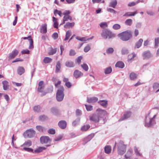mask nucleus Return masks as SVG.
Returning a JSON list of instances; mask_svg holds the SVG:
<instances>
[{
    "mask_svg": "<svg viewBox=\"0 0 159 159\" xmlns=\"http://www.w3.org/2000/svg\"><path fill=\"white\" fill-rule=\"evenodd\" d=\"M116 145H117V147L118 153L119 154L122 155L125 153L126 146V145L124 144L123 141L120 140L117 143L115 142V145L113 149V151H114Z\"/></svg>",
    "mask_w": 159,
    "mask_h": 159,
    "instance_id": "obj_2",
    "label": "nucleus"
},
{
    "mask_svg": "<svg viewBox=\"0 0 159 159\" xmlns=\"http://www.w3.org/2000/svg\"><path fill=\"white\" fill-rule=\"evenodd\" d=\"M114 51L113 48L110 47L108 48L106 50V53L107 54H111Z\"/></svg>",
    "mask_w": 159,
    "mask_h": 159,
    "instance_id": "obj_52",
    "label": "nucleus"
},
{
    "mask_svg": "<svg viewBox=\"0 0 159 159\" xmlns=\"http://www.w3.org/2000/svg\"><path fill=\"white\" fill-rule=\"evenodd\" d=\"M133 153V150L132 149H129L127 151L126 154L125 155V157L126 159H130V157L132 155Z\"/></svg>",
    "mask_w": 159,
    "mask_h": 159,
    "instance_id": "obj_21",
    "label": "nucleus"
},
{
    "mask_svg": "<svg viewBox=\"0 0 159 159\" xmlns=\"http://www.w3.org/2000/svg\"><path fill=\"white\" fill-rule=\"evenodd\" d=\"M90 127V125L89 124L84 125L81 128V130L82 131H86Z\"/></svg>",
    "mask_w": 159,
    "mask_h": 159,
    "instance_id": "obj_36",
    "label": "nucleus"
},
{
    "mask_svg": "<svg viewBox=\"0 0 159 159\" xmlns=\"http://www.w3.org/2000/svg\"><path fill=\"white\" fill-rule=\"evenodd\" d=\"M89 118L90 120L95 123H98L99 121V117L96 113L93 114L89 116Z\"/></svg>",
    "mask_w": 159,
    "mask_h": 159,
    "instance_id": "obj_8",
    "label": "nucleus"
},
{
    "mask_svg": "<svg viewBox=\"0 0 159 159\" xmlns=\"http://www.w3.org/2000/svg\"><path fill=\"white\" fill-rule=\"evenodd\" d=\"M36 128L37 130L40 132H43L45 129L44 127L41 125H37Z\"/></svg>",
    "mask_w": 159,
    "mask_h": 159,
    "instance_id": "obj_41",
    "label": "nucleus"
},
{
    "mask_svg": "<svg viewBox=\"0 0 159 159\" xmlns=\"http://www.w3.org/2000/svg\"><path fill=\"white\" fill-rule=\"evenodd\" d=\"M129 53L128 49L125 47H123L121 50V53L123 55H126Z\"/></svg>",
    "mask_w": 159,
    "mask_h": 159,
    "instance_id": "obj_28",
    "label": "nucleus"
},
{
    "mask_svg": "<svg viewBox=\"0 0 159 159\" xmlns=\"http://www.w3.org/2000/svg\"><path fill=\"white\" fill-rule=\"evenodd\" d=\"M67 125L66 121L64 120L60 121L58 123L59 127L62 129H65Z\"/></svg>",
    "mask_w": 159,
    "mask_h": 159,
    "instance_id": "obj_14",
    "label": "nucleus"
},
{
    "mask_svg": "<svg viewBox=\"0 0 159 159\" xmlns=\"http://www.w3.org/2000/svg\"><path fill=\"white\" fill-rule=\"evenodd\" d=\"M33 109L34 112L38 113L40 111L41 107L40 105H37L34 106Z\"/></svg>",
    "mask_w": 159,
    "mask_h": 159,
    "instance_id": "obj_31",
    "label": "nucleus"
},
{
    "mask_svg": "<svg viewBox=\"0 0 159 159\" xmlns=\"http://www.w3.org/2000/svg\"><path fill=\"white\" fill-rule=\"evenodd\" d=\"M76 116H80L82 115V111L79 109H77L75 111Z\"/></svg>",
    "mask_w": 159,
    "mask_h": 159,
    "instance_id": "obj_50",
    "label": "nucleus"
},
{
    "mask_svg": "<svg viewBox=\"0 0 159 159\" xmlns=\"http://www.w3.org/2000/svg\"><path fill=\"white\" fill-rule=\"evenodd\" d=\"M58 34L57 32L54 33L52 36V38L54 39H56L58 38Z\"/></svg>",
    "mask_w": 159,
    "mask_h": 159,
    "instance_id": "obj_60",
    "label": "nucleus"
},
{
    "mask_svg": "<svg viewBox=\"0 0 159 159\" xmlns=\"http://www.w3.org/2000/svg\"><path fill=\"white\" fill-rule=\"evenodd\" d=\"M115 66L120 68H123L125 66V64L122 61H118L115 64Z\"/></svg>",
    "mask_w": 159,
    "mask_h": 159,
    "instance_id": "obj_22",
    "label": "nucleus"
},
{
    "mask_svg": "<svg viewBox=\"0 0 159 159\" xmlns=\"http://www.w3.org/2000/svg\"><path fill=\"white\" fill-rule=\"evenodd\" d=\"M76 39L77 40L82 42L86 41V39L85 37H81L79 36H77L76 37Z\"/></svg>",
    "mask_w": 159,
    "mask_h": 159,
    "instance_id": "obj_56",
    "label": "nucleus"
},
{
    "mask_svg": "<svg viewBox=\"0 0 159 159\" xmlns=\"http://www.w3.org/2000/svg\"><path fill=\"white\" fill-rule=\"evenodd\" d=\"M76 54V52H75V50L71 49L69 51V55L70 56H74Z\"/></svg>",
    "mask_w": 159,
    "mask_h": 159,
    "instance_id": "obj_54",
    "label": "nucleus"
},
{
    "mask_svg": "<svg viewBox=\"0 0 159 159\" xmlns=\"http://www.w3.org/2000/svg\"><path fill=\"white\" fill-rule=\"evenodd\" d=\"M81 66L85 71H87L88 70L89 68L86 64L84 63L83 64L81 65Z\"/></svg>",
    "mask_w": 159,
    "mask_h": 159,
    "instance_id": "obj_48",
    "label": "nucleus"
},
{
    "mask_svg": "<svg viewBox=\"0 0 159 159\" xmlns=\"http://www.w3.org/2000/svg\"><path fill=\"white\" fill-rule=\"evenodd\" d=\"M40 32L43 34H45L47 32V25L46 24L42 25Z\"/></svg>",
    "mask_w": 159,
    "mask_h": 159,
    "instance_id": "obj_20",
    "label": "nucleus"
},
{
    "mask_svg": "<svg viewBox=\"0 0 159 159\" xmlns=\"http://www.w3.org/2000/svg\"><path fill=\"white\" fill-rule=\"evenodd\" d=\"M120 39L123 41H126L129 40L132 37V33L129 30L122 32L117 35Z\"/></svg>",
    "mask_w": 159,
    "mask_h": 159,
    "instance_id": "obj_1",
    "label": "nucleus"
},
{
    "mask_svg": "<svg viewBox=\"0 0 159 159\" xmlns=\"http://www.w3.org/2000/svg\"><path fill=\"white\" fill-rule=\"evenodd\" d=\"M71 35L70 32L69 30L67 31L66 33V37L64 39V41L67 40Z\"/></svg>",
    "mask_w": 159,
    "mask_h": 159,
    "instance_id": "obj_44",
    "label": "nucleus"
},
{
    "mask_svg": "<svg viewBox=\"0 0 159 159\" xmlns=\"http://www.w3.org/2000/svg\"><path fill=\"white\" fill-rule=\"evenodd\" d=\"M65 66L68 67H73L75 66V64L74 62L71 61H67L65 62Z\"/></svg>",
    "mask_w": 159,
    "mask_h": 159,
    "instance_id": "obj_23",
    "label": "nucleus"
},
{
    "mask_svg": "<svg viewBox=\"0 0 159 159\" xmlns=\"http://www.w3.org/2000/svg\"><path fill=\"white\" fill-rule=\"evenodd\" d=\"M83 57L82 56H80L78 57L76 59V61L78 64H80L81 62V61Z\"/></svg>",
    "mask_w": 159,
    "mask_h": 159,
    "instance_id": "obj_62",
    "label": "nucleus"
},
{
    "mask_svg": "<svg viewBox=\"0 0 159 159\" xmlns=\"http://www.w3.org/2000/svg\"><path fill=\"white\" fill-rule=\"evenodd\" d=\"M52 140L50 138L46 136H42L40 138V141L41 143L42 144H46L49 142L50 143Z\"/></svg>",
    "mask_w": 159,
    "mask_h": 159,
    "instance_id": "obj_7",
    "label": "nucleus"
},
{
    "mask_svg": "<svg viewBox=\"0 0 159 159\" xmlns=\"http://www.w3.org/2000/svg\"><path fill=\"white\" fill-rule=\"evenodd\" d=\"M21 53L22 54H29L30 53V51L28 49L23 50L21 51Z\"/></svg>",
    "mask_w": 159,
    "mask_h": 159,
    "instance_id": "obj_57",
    "label": "nucleus"
},
{
    "mask_svg": "<svg viewBox=\"0 0 159 159\" xmlns=\"http://www.w3.org/2000/svg\"><path fill=\"white\" fill-rule=\"evenodd\" d=\"M137 75L133 72L130 73L129 75V78L131 80H134L136 78Z\"/></svg>",
    "mask_w": 159,
    "mask_h": 159,
    "instance_id": "obj_38",
    "label": "nucleus"
},
{
    "mask_svg": "<svg viewBox=\"0 0 159 159\" xmlns=\"http://www.w3.org/2000/svg\"><path fill=\"white\" fill-rule=\"evenodd\" d=\"M112 69L111 66L107 67L104 70V73L107 75L109 74L112 71Z\"/></svg>",
    "mask_w": 159,
    "mask_h": 159,
    "instance_id": "obj_35",
    "label": "nucleus"
},
{
    "mask_svg": "<svg viewBox=\"0 0 159 159\" xmlns=\"http://www.w3.org/2000/svg\"><path fill=\"white\" fill-rule=\"evenodd\" d=\"M100 26L102 28L107 27V22H103L101 23L100 24Z\"/></svg>",
    "mask_w": 159,
    "mask_h": 159,
    "instance_id": "obj_58",
    "label": "nucleus"
},
{
    "mask_svg": "<svg viewBox=\"0 0 159 159\" xmlns=\"http://www.w3.org/2000/svg\"><path fill=\"white\" fill-rule=\"evenodd\" d=\"M53 90V87L52 85L49 86L47 89V93H52Z\"/></svg>",
    "mask_w": 159,
    "mask_h": 159,
    "instance_id": "obj_53",
    "label": "nucleus"
},
{
    "mask_svg": "<svg viewBox=\"0 0 159 159\" xmlns=\"http://www.w3.org/2000/svg\"><path fill=\"white\" fill-rule=\"evenodd\" d=\"M52 59L49 57H46L43 59V62L45 64L49 63L52 61Z\"/></svg>",
    "mask_w": 159,
    "mask_h": 159,
    "instance_id": "obj_32",
    "label": "nucleus"
},
{
    "mask_svg": "<svg viewBox=\"0 0 159 159\" xmlns=\"http://www.w3.org/2000/svg\"><path fill=\"white\" fill-rule=\"evenodd\" d=\"M94 135V134H89L84 139V142L85 143H87L93 138Z\"/></svg>",
    "mask_w": 159,
    "mask_h": 159,
    "instance_id": "obj_26",
    "label": "nucleus"
},
{
    "mask_svg": "<svg viewBox=\"0 0 159 159\" xmlns=\"http://www.w3.org/2000/svg\"><path fill=\"white\" fill-rule=\"evenodd\" d=\"M64 89L63 86H60L58 89L56 93V99L57 101H62L64 97Z\"/></svg>",
    "mask_w": 159,
    "mask_h": 159,
    "instance_id": "obj_3",
    "label": "nucleus"
},
{
    "mask_svg": "<svg viewBox=\"0 0 159 159\" xmlns=\"http://www.w3.org/2000/svg\"><path fill=\"white\" fill-rule=\"evenodd\" d=\"M25 71V70L23 67L19 66L17 68V72L18 74L20 75H22L24 73Z\"/></svg>",
    "mask_w": 159,
    "mask_h": 159,
    "instance_id": "obj_24",
    "label": "nucleus"
},
{
    "mask_svg": "<svg viewBox=\"0 0 159 159\" xmlns=\"http://www.w3.org/2000/svg\"><path fill=\"white\" fill-rule=\"evenodd\" d=\"M104 149L105 153L109 154L111 152V147L109 145H106Z\"/></svg>",
    "mask_w": 159,
    "mask_h": 159,
    "instance_id": "obj_30",
    "label": "nucleus"
},
{
    "mask_svg": "<svg viewBox=\"0 0 159 159\" xmlns=\"http://www.w3.org/2000/svg\"><path fill=\"white\" fill-rule=\"evenodd\" d=\"M117 3L116 0H114L110 2L109 7L115 8Z\"/></svg>",
    "mask_w": 159,
    "mask_h": 159,
    "instance_id": "obj_33",
    "label": "nucleus"
},
{
    "mask_svg": "<svg viewBox=\"0 0 159 159\" xmlns=\"http://www.w3.org/2000/svg\"><path fill=\"white\" fill-rule=\"evenodd\" d=\"M143 42V40L142 39H140L135 44V46L134 47V49H135L136 48H140Z\"/></svg>",
    "mask_w": 159,
    "mask_h": 159,
    "instance_id": "obj_19",
    "label": "nucleus"
},
{
    "mask_svg": "<svg viewBox=\"0 0 159 159\" xmlns=\"http://www.w3.org/2000/svg\"><path fill=\"white\" fill-rule=\"evenodd\" d=\"M90 46L88 45L84 48V51L85 52H87L90 49Z\"/></svg>",
    "mask_w": 159,
    "mask_h": 159,
    "instance_id": "obj_64",
    "label": "nucleus"
},
{
    "mask_svg": "<svg viewBox=\"0 0 159 159\" xmlns=\"http://www.w3.org/2000/svg\"><path fill=\"white\" fill-rule=\"evenodd\" d=\"M48 119V117L45 115L40 116L38 118L39 120L41 121H43L45 120H47Z\"/></svg>",
    "mask_w": 159,
    "mask_h": 159,
    "instance_id": "obj_25",
    "label": "nucleus"
},
{
    "mask_svg": "<svg viewBox=\"0 0 159 159\" xmlns=\"http://www.w3.org/2000/svg\"><path fill=\"white\" fill-rule=\"evenodd\" d=\"M132 22L133 20L131 19H128L125 21V23L126 25L130 26L132 25Z\"/></svg>",
    "mask_w": 159,
    "mask_h": 159,
    "instance_id": "obj_40",
    "label": "nucleus"
},
{
    "mask_svg": "<svg viewBox=\"0 0 159 159\" xmlns=\"http://www.w3.org/2000/svg\"><path fill=\"white\" fill-rule=\"evenodd\" d=\"M101 35L103 38L106 39L107 38L110 39L116 36V34L113 33L110 30L106 29L102 30Z\"/></svg>",
    "mask_w": 159,
    "mask_h": 159,
    "instance_id": "obj_4",
    "label": "nucleus"
},
{
    "mask_svg": "<svg viewBox=\"0 0 159 159\" xmlns=\"http://www.w3.org/2000/svg\"><path fill=\"white\" fill-rule=\"evenodd\" d=\"M98 103L104 108H106L108 105L107 101L106 100H99Z\"/></svg>",
    "mask_w": 159,
    "mask_h": 159,
    "instance_id": "obj_18",
    "label": "nucleus"
},
{
    "mask_svg": "<svg viewBox=\"0 0 159 159\" xmlns=\"http://www.w3.org/2000/svg\"><path fill=\"white\" fill-rule=\"evenodd\" d=\"M3 85V88L4 90H6L8 89V82L7 81H4L2 82Z\"/></svg>",
    "mask_w": 159,
    "mask_h": 159,
    "instance_id": "obj_34",
    "label": "nucleus"
},
{
    "mask_svg": "<svg viewBox=\"0 0 159 159\" xmlns=\"http://www.w3.org/2000/svg\"><path fill=\"white\" fill-rule=\"evenodd\" d=\"M83 74L78 70H76L74 72V76L76 79H77L81 76L83 75Z\"/></svg>",
    "mask_w": 159,
    "mask_h": 159,
    "instance_id": "obj_16",
    "label": "nucleus"
},
{
    "mask_svg": "<svg viewBox=\"0 0 159 159\" xmlns=\"http://www.w3.org/2000/svg\"><path fill=\"white\" fill-rule=\"evenodd\" d=\"M63 19L65 21H67L69 19L70 20H72V17L68 15L66 16H64L63 17Z\"/></svg>",
    "mask_w": 159,
    "mask_h": 159,
    "instance_id": "obj_55",
    "label": "nucleus"
},
{
    "mask_svg": "<svg viewBox=\"0 0 159 159\" xmlns=\"http://www.w3.org/2000/svg\"><path fill=\"white\" fill-rule=\"evenodd\" d=\"M154 90H155L159 87V84L158 83H155L153 84L152 85Z\"/></svg>",
    "mask_w": 159,
    "mask_h": 159,
    "instance_id": "obj_59",
    "label": "nucleus"
},
{
    "mask_svg": "<svg viewBox=\"0 0 159 159\" xmlns=\"http://www.w3.org/2000/svg\"><path fill=\"white\" fill-rule=\"evenodd\" d=\"M96 111L99 118H103L107 114V112L106 110L99 108L97 109Z\"/></svg>",
    "mask_w": 159,
    "mask_h": 159,
    "instance_id": "obj_9",
    "label": "nucleus"
},
{
    "mask_svg": "<svg viewBox=\"0 0 159 159\" xmlns=\"http://www.w3.org/2000/svg\"><path fill=\"white\" fill-rule=\"evenodd\" d=\"M142 56L143 60H147L152 57V55L149 50H147L143 52Z\"/></svg>",
    "mask_w": 159,
    "mask_h": 159,
    "instance_id": "obj_10",
    "label": "nucleus"
},
{
    "mask_svg": "<svg viewBox=\"0 0 159 159\" xmlns=\"http://www.w3.org/2000/svg\"><path fill=\"white\" fill-rule=\"evenodd\" d=\"M80 118H77L75 120L73 121L72 123V125L73 126H75L79 124L80 122Z\"/></svg>",
    "mask_w": 159,
    "mask_h": 159,
    "instance_id": "obj_37",
    "label": "nucleus"
},
{
    "mask_svg": "<svg viewBox=\"0 0 159 159\" xmlns=\"http://www.w3.org/2000/svg\"><path fill=\"white\" fill-rule=\"evenodd\" d=\"M32 145V142L30 140L25 142L21 146V147H23L24 146H26L27 147H29L30 146Z\"/></svg>",
    "mask_w": 159,
    "mask_h": 159,
    "instance_id": "obj_39",
    "label": "nucleus"
},
{
    "mask_svg": "<svg viewBox=\"0 0 159 159\" xmlns=\"http://www.w3.org/2000/svg\"><path fill=\"white\" fill-rule=\"evenodd\" d=\"M121 27L120 25L117 24L114 25L112 26V28L115 30H118Z\"/></svg>",
    "mask_w": 159,
    "mask_h": 159,
    "instance_id": "obj_49",
    "label": "nucleus"
},
{
    "mask_svg": "<svg viewBox=\"0 0 159 159\" xmlns=\"http://www.w3.org/2000/svg\"><path fill=\"white\" fill-rule=\"evenodd\" d=\"M57 52V49L56 48H51V49L48 53L49 55H53L55 54Z\"/></svg>",
    "mask_w": 159,
    "mask_h": 159,
    "instance_id": "obj_45",
    "label": "nucleus"
},
{
    "mask_svg": "<svg viewBox=\"0 0 159 159\" xmlns=\"http://www.w3.org/2000/svg\"><path fill=\"white\" fill-rule=\"evenodd\" d=\"M54 14L55 16H56V14H58L60 16H61L62 13L61 11H59L57 9H55L54 11Z\"/></svg>",
    "mask_w": 159,
    "mask_h": 159,
    "instance_id": "obj_47",
    "label": "nucleus"
},
{
    "mask_svg": "<svg viewBox=\"0 0 159 159\" xmlns=\"http://www.w3.org/2000/svg\"><path fill=\"white\" fill-rule=\"evenodd\" d=\"M23 149L25 150V151L29 152H34V150L31 148L24 147L23 148Z\"/></svg>",
    "mask_w": 159,
    "mask_h": 159,
    "instance_id": "obj_51",
    "label": "nucleus"
},
{
    "mask_svg": "<svg viewBox=\"0 0 159 159\" xmlns=\"http://www.w3.org/2000/svg\"><path fill=\"white\" fill-rule=\"evenodd\" d=\"M61 68V64L59 61H58L56 66V72H58L60 70Z\"/></svg>",
    "mask_w": 159,
    "mask_h": 159,
    "instance_id": "obj_42",
    "label": "nucleus"
},
{
    "mask_svg": "<svg viewBox=\"0 0 159 159\" xmlns=\"http://www.w3.org/2000/svg\"><path fill=\"white\" fill-rule=\"evenodd\" d=\"M75 25V23L73 22L70 23L69 22H67L66 24L64 25V27L65 28H72Z\"/></svg>",
    "mask_w": 159,
    "mask_h": 159,
    "instance_id": "obj_29",
    "label": "nucleus"
},
{
    "mask_svg": "<svg viewBox=\"0 0 159 159\" xmlns=\"http://www.w3.org/2000/svg\"><path fill=\"white\" fill-rule=\"evenodd\" d=\"M48 132L50 134L53 135L56 133V130L53 128H50L48 130Z\"/></svg>",
    "mask_w": 159,
    "mask_h": 159,
    "instance_id": "obj_43",
    "label": "nucleus"
},
{
    "mask_svg": "<svg viewBox=\"0 0 159 159\" xmlns=\"http://www.w3.org/2000/svg\"><path fill=\"white\" fill-rule=\"evenodd\" d=\"M132 113L130 111H128L124 112L123 116L119 120V121L123 120L129 118L131 115Z\"/></svg>",
    "mask_w": 159,
    "mask_h": 159,
    "instance_id": "obj_11",
    "label": "nucleus"
},
{
    "mask_svg": "<svg viewBox=\"0 0 159 159\" xmlns=\"http://www.w3.org/2000/svg\"><path fill=\"white\" fill-rule=\"evenodd\" d=\"M46 148L44 147H39L35 150L34 151L35 153H39L42 152L43 150L46 149Z\"/></svg>",
    "mask_w": 159,
    "mask_h": 159,
    "instance_id": "obj_27",
    "label": "nucleus"
},
{
    "mask_svg": "<svg viewBox=\"0 0 159 159\" xmlns=\"http://www.w3.org/2000/svg\"><path fill=\"white\" fill-rule=\"evenodd\" d=\"M51 113L54 115L58 116L60 115V112L58 109L55 107H52L50 109Z\"/></svg>",
    "mask_w": 159,
    "mask_h": 159,
    "instance_id": "obj_13",
    "label": "nucleus"
},
{
    "mask_svg": "<svg viewBox=\"0 0 159 159\" xmlns=\"http://www.w3.org/2000/svg\"><path fill=\"white\" fill-rule=\"evenodd\" d=\"M36 132L32 128L30 129L26 130L23 134L25 138H32L35 134Z\"/></svg>",
    "mask_w": 159,
    "mask_h": 159,
    "instance_id": "obj_5",
    "label": "nucleus"
},
{
    "mask_svg": "<svg viewBox=\"0 0 159 159\" xmlns=\"http://www.w3.org/2000/svg\"><path fill=\"white\" fill-rule=\"evenodd\" d=\"M43 81L42 80L39 83L38 87L37 89V91L38 92H43L44 88V86L43 85Z\"/></svg>",
    "mask_w": 159,
    "mask_h": 159,
    "instance_id": "obj_15",
    "label": "nucleus"
},
{
    "mask_svg": "<svg viewBox=\"0 0 159 159\" xmlns=\"http://www.w3.org/2000/svg\"><path fill=\"white\" fill-rule=\"evenodd\" d=\"M98 100V98L96 97H93L90 98L87 97V102L89 103H95L97 102Z\"/></svg>",
    "mask_w": 159,
    "mask_h": 159,
    "instance_id": "obj_17",
    "label": "nucleus"
},
{
    "mask_svg": "<svg viewBox=\"0 0 159 159\" xmlns=\"http://www.w3.org/2000/svg\"><path fill=\"white\" fill-rule=\"evenodd\" d=\"M134 150L135 153L137 155H139L140 156H142V154L139 153L137 148L136 147L134 148Z\"/></svg>",
    "mask_w": 159,
    "mask_h": 159,
    "instance_id": "obj_61",
    "label": "nucleus"
},
{
    "mask_svg": "<svg viewBox=\"0 0 159 159\" xmlns=\"http://www.w3.org/2000/svg\"><path fill=\"white\" fill-rule=\"evenodd\" d=\"M19 51L17 49H15L11 53L9 54L8 59H11L14 58L18 54Z\"/></svg>",
    "mask_w": 159,
    "mask_h": 159,
    "instance_id": "obj_12",
    "label": "nucleus"
},
{
    "mask_svg": "<svg viewBox=\"0 0 159 159\" xmlns=\"http://www.w3.org/2000/svg\"><path fill=\"white\" fill-rule=\"evenodd\" d=\"M145 126L148 127H151L156 124L155 121H153L150 118H147V116H146L145 118Z\"/></svg>",
    "mask_w": 159,
    "mask_h": 159,
    "instance_id": "obj_6",
    "label": "nucleus"
},
{
    "mask_svg": "<svg viewBox=\"0 0 159 159\" xmlns=\"http://www.w3.org/2000/svg\"><path fill=\"white\" fill-rule=\"evenodd\" d=\"M63 137L62 135H59L54 139L55 141H58L61 140Z\"/></svg>",
    "mask_w": 159,
    "mask_h": 159,
    "instance_id": "obj_63",
    "label": "nucleus"
},
{
    "mask_svg": "<svg viewBox=\"0 0 159 159\" xmlns=\"http://www.w3.org/2000/svg\"><path fill=\"white\" fill-rule=\"evenodd\" d=\"M85 106L87 111H90L93 110V106L91 105L85 104Z\"/></svg>",
    "mask_w": 159,
    "mask_h": 159,
    "instance_id": "obj_46",
    "label": "nucleus"
}]
</instances>
